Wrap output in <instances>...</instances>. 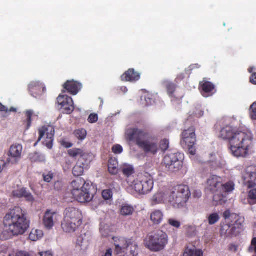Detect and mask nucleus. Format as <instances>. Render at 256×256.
Returning a JSON list of instances; mask_svg holds the SVG:
<instances>
[{"label":"nucleus","mask_w":256,"mask_h":256,"mask_svg":"<svg viewBox=\"0 0 256 256\" xmlns=\"http://www.w3.org/2000/svg\"><path fill=\"white\" fill-rule=\"evenodd\" d=\"M234 182L232 181H229L224 184H222L220 194L214 195V200L216 202L217 204H222L225 203L226 193L232 192L234 189Z\"/></svg>","instance_id":"ddd939ff"},{"label":"nucleus","mask_w":256,"mask_h":256,"mask_svg":"<svg viewBox=\"0 0 256 256\" xmlns=\"http://www.w3.org/2000/svg\"><path fill=\"white\" fill-rule=\"evenodd\" d=\"M220 219L219 214L218 213L210 214L208 217V222L210 225L216 223Z\"/></svg>","instance_id":"a19ab883"},{"label":"nucleus","mask_w":256,"mask_h":256,"mask_svg":"<svg viewBox=\"0 0 256 256\" xmlns=\"http://www.w3.org/2000/svg\"><path fill=\"white\" fill-rule=\"evenodd\" d=\"M243 182L248 188L256 186V169L254 168L248 167L246 170L243 176Z\"/></svg>","instance_id":"2eb2a0df"},{"label":"nucleus","mask_w":256,"mask_h":256,"mask_svg":"<svg viewBox=\"0 0 256 256\" xmlns=\"http://www.w3.org/2000/svg\"><path fill=\"white\" fill-rule=\"evenodd\" d=\"M112 240L115 246L114 254L118 256H124L125 252L128 249V244L130 238L113 237Z\"/></svg>","instance_id":"4468645a"},{"label":"nucleus","mask_w":256,"mask_h":256,"mask_svg":"<svg viewBox=\"0 0 256 256\" xmlns=\"http://www.w3.org/2000/svg\"><path fill=\"white\" fill-rule=\"evenodd\" d=\"M183 228L187 237L192 238L197 234L196 228L194 225L186 224L183 226Z\"/></svg>","instance_id":"473e14b6"},{"label":"nucleus","mask_w":256,"mask_h":256,"mask_svg":"<svg viewBox=\"0 0 256 256\" xmlns=\"http://www.w3.org/2000/svg\"><path fill=\"white\" fill-rule=\"evenodd\" d=\"M196 128L194 126L183 130L180 144L184 148H188L189 154L192 156L196 154Z\"/></svg>","instance_id":"6e6552de"},{"label":"nucleus","mask_w":256,"mask_h":256,"mask_svg":"<svg viewBox=\"0 0 256 256\" xmlns=\"http://www.w3.org/2000/svg\"><path fill=\"white\" fill-rule=\"evenodd\" d=\"M58 216L56 212L50 210H46L42 220L43 224L46 230H50L52 228L58 220Z\"/></svg>","instance_id":"a211bd4d"},{"label":"nucleus","mask_w":256,"mask_h":256,"mask_svg":"<svg viewBox=\"0 0 256 256\" xmlns=\"http://www.w3.org/2000/svg\"><path fill=\"white\" fill-rule=\"evenodd\" d=\"M100 232H101L102 234V236H104V237H106V236H107V235H106V234H104L103 233V232H102V230H101Z\"/></svg>","instance_id":"69168bd1"},{"label":"nucleus","mask_w":256,"mask_h":256,"mask_svg":"<svg viewBox=\"0 0 256 256\" xmlns=\"http://www.w3.org/2000/svg\"><path fill=\"white\" fill-rule=\"evenodd\" d=\"M86 184H90L86 182L82 178H78L74 180L71 183V194H74L76 190L79 191L80 190L83 188Z\"/></svg>","instance_id":"bb28decb"},{"label":"nucleus","mask_w":256,"mask_h":256,"mask_svg":"<svg viewBox=\"0 0 256 256\" xmlns=\"http://www.w3.org/2000/svg\"><path fill=\"white\" fill-rule=\"evenodd\" d=\"M134 211V207L130 204H125L122 206L120 213L123 216H131Z\"/></svg>","instance_id":"72a5a7b5"},{"label":"nucleus","mask_w":256,"mask_h":256,"mask_svg":"<svg viewBox=\"0 0 256 256\" xmlns=\"http://www.w3.org/2000/svg\"><path fill=\"white\" fill-rule=\"evenodd\" d=\"M191 195L189 187L184 184H178L170 188L167 190L168 202L174 207H183Z\"/></svg>","instance_id":"39448f33"},{"label":"nucleus","mask_w":256,"mask_h":256,"mask_svg":"<svg viewBox=\"0 0 256 256\" xmlns=\"http://www.w3.org/2000/svg\"><path fill=\"white\" fill-rule=\"evenodd\" d=\"M40 256H52V254L48 252H42L40 253Z\"/></svg>","instance_id":"0e129e2a"},{"label":"nucleus","mask_w":256,"mask_h":256,"mask_svg":"<svg viewBox=\"0 0 256 256\" xmlns=\"http://www.w3.org/2000/svg\"><path fill=\"white\" fill-rule=\"evenodd\" d=\"M214 84L210 82H208L204 78L203 80L200 83V88L202 90V92L203 95L204 94H210L214 89Z\"/></svg>","instance_id":"c85d7f7f"},{"label":"nucleus","mask_w":256,"mask_h":256,"mask_svg":"<svg viewBox=\"0 0 256 256\" xmlns=\"http://www.w3.org/2000/svg\"><path fill=\"white\" fill-rule=\"evenodd\" d=\"M198 196L200 197L202 196V192H198Z\"/></svg>","instance_id":"338daca9"},{"label":"nucleus","mask_w":256,"mask_h":256,"mask_svg":"<svg viewBox=\"0 0 256 256\" xmlns=\"http://www.w3.org/2000/svg\"><path fill=\"white\" fill-rule=\"evenodd\" d=\"M3 222L4 228L0 236L3 240L24 234L30 224L26 210L20 206L9 210L4 218Z\"/></svg>","instance_id":"f257e3e1"},{"label":"nucleus","mask_w":256,"mask_h":256,"mask_svg":"<svg viewBox=\"0 0 256 256\" xmlns=\"http://www.w3.org/2000/svg\"><path fill=\"white\" fill-rule=\"evenodd\" d=\"M232 138L229 144L231 152L236 157L246 158L248 155L252 145V134L248 131L237 130Z\"/></svg>","instance_id":"f03ea898"},{"label":"nucleus","mask_w":256,"mask_h":256,"mask_svg":"<svg viewBox=\"0 0 256 256\" xmlns=\"http://www.w3.org/2000/svg\"><path fill=\"white\" fill-rule=\"evenodd\" d=\"M168 242L167 234L158 230L149 233L144 240V244L151 251L159 252L164 248Z\"/></svg>","instance_id":"423d86ee"},{"label":"nucleus","mask_w":256,"mask_h":256,"mask_svg":"<svg viewBox=\"0 0 256 256\" xmlns=\"http://www.w3.org/2000/svg\"><path fill=\"white\" fill-rule=\"evenodd\" d=\"M16 111H17V110H16V108L12 107L8 109L6 106L3 105L0 102V112H4V113L7 114L8 112H16Z\"/></svg>","instance_id":"a18cd8bd"},{"label":"nucleus","mask_w":256,"mask_h":256,"mask_svg":"<svg viewBox=\"0 0 256 256\" xmlns=\"http://www.w3.org/2000/svg\"><path fill=\"white\" fill-rule=\"evenodd\" d=\"M8 164V162H5L4 160H0V173L2 172L3 170L4 167L6 164Z\"/></svg>","instance_id":"13d9d810"},{"label":"nucleus","mask_w":256,"mask_h":256,"mask_svg":"<svg viewBox=\"0 0 256 256\" xmlns=\"http://www.w3.org/2000/svg\"><path fill=\"white\" fill-rule=\"evenodd\" d=\"M184 156L180 153L169 154L164 158L166 170L170 172H178L183 166Z\"/></svg>","instance_id":"1a4fd4ad"},{"label":"nucleus","mask_w":256,"mask_h":256,"mask_svg":"<svg viewBox=\"0 0 256 256\" xmlns=\"http://www.w3.org/2000/svg\"><path fill=\"white\" fill-rule=\"evenodd\" d=\"M160 148L162 152H166L169 148V140L167 139L162 140L160 143Z\"/></svg>","instance_id":"c03bdc74"},{"label":"nucleus","mask_w":256,"mask_h":256,"mask_svg":"<svg viewBox=\"0 0 256 256\" xmlns=\"http://www.w3.org/2000/svg\"><path fill=\"white\" fill-rule=\"evenodd\" d=\"M43 232L39 230L32 229L29 235V238L34 242H36L42 238Z\"/></svg>","instance_id":"c9c22d12"},{"label":"nucleus","mask_w":256,"mask_h":256,"mask_svg":"<svg viewBox=\"0 0 256 256\" xmlns=\"http://www.w3.org/2000/svg\"><path fill=\"white\" fill-rule=\"evenodd\" d=\"M103 198L106 200L110 199L112 196V192L110 190H104L102 192Z\"/></svg>","instance_id":"8fccbe9b"},{"label":"nucleus","mask_w":256,"mask_h":256,"mask_svg":"<svg viewBox=\"0 0 256 256\" xmlns=\"http://www.w3.org/2000/svg\"><path fill=\"white\" fill-rule=\"evenodd\" d=\"M39 137L38 142H40L42 138L44 145L48 149H51L53 146L54 136L55 134L54 128L52 126H44L38 130Z\"/></svg>","instance_id":"9d476101"},{"label":"nucleus","mask_w":256,"mask_h":256,"mask_svg":"<svg viewBox=\"0 0 256 256\" xmlns=\"http://www.w3.org/2000/svg\"><path fill=\"white\" fill-rule=\"evenodd\" d=\"M118 163L116 158H112L108 160V170L110 174L114 175L118 172Z\"/></svg>","instance_id":"2f4dec72"},{"label":"nucleus","mask_w":256,"mask_h":256,"mask_svg":"<svg viewBox=\"0 0 256 256\" xmlns=\"http://www.w3.org/2000/svg\"><path fill=\"white\" fill-rule=\"evenodd\" d=\"M16 256H32V255L28 252L20 250L16 252Z\"/></svg>","instance_id":"6e6d98bb"},{"label":"nucleus","mask_w":256,"mask_h":256,"mask_svg":"<svg viewBox=\"0 0 256 256\" xmlns=\"http://www.w3.org/2000/svg\"><path fill=\"white\" fill-rule=\"evenodd\" d=\"M68 155L72 158L78 157L76 165L72 169V174L75 176L83 174L84 169L86 168L91 162L92 156L80 148H72L68 150Z\"/></svg>","instance_id":"0eeeda50"},{"label":"nucleus","mask_w":256,"mask_h":256,"mask_svg":"<svg viewBox=\"0 0 256 256\" xmlns=\"http://www.w3.org/2000/svg\"><path fill=\"white\" fill-rule=\"evenodd\" d=\"M250 116L252 120H256V102H254L250 107Z\"/></svg>","instance_id":"49530a36"},{"label":"nucleus","mask_w":256,"mask_h":256,"mask_svg":"<svg viewBox=\"0 0 256 256\" xmlns=\"http://www.w3.org/2000/svg\"><path fill=\"white\" fill-rule=\"evenodd\" d=\"M140 78V74L134 68H130L121 76V79L124 82H136Z\"/></svg>","instance_id":"a878e982"},{"label":"nucleus","mask_w":256,"mask_h":256,"mask_svg":"<svg viewBox=\"0 0 256 256\" xmlns=\"http://www.w3.org/2000/svg\"><path fill=\"white\" fill-rule=\"evenodd\" d=\"M138 146L146 153L151 152L156 154L158 150L157 143L148 140H143L140 143L138 144Z\"/></svg>","instance_id":"b1692460"},{"label":"nucleus","mask_w":256,"mask_h":256,"mask_svg":"<svg viewBox=\"0 0 256 256\" xmlns=\"http://www.w3.org/2000/svg\"><path fill=\"white\" fill-rule=\"evenodd\" d=\"M154 187L152 176L146 172L136 175L134 182L126 186L128 192L132 194L144 195L150 192Z\"/></svg>","instance_id":"7ed1b4c3"},{"label":"nucleus","mask_w":256,"mask_h":256,"mask_svg":"<svg viewBox=\"0 0 256 256\" xmlns=\"http://www.w3.org/2000/svg\"><path fill=\"white\" fill-rule=\"evenodd\" d=\"M125 135L128 141L134 142L138 146V144L142 142L143 138L148 137V133L138 128H130L126 130Z\"/></svg>","instance_id":"f8f14e48"},{"label":"nucleus","mask_w":256,"mask_h":256,"mask_svg":"<svg viewBox=\"0 0 256 256\" xmlns=\"http://www.w3.org/2000/svg\"><path fill=\"white\" fill-rule=\"evenodd\" d=\"M92 184H86L83 188L80 190L79 191H75L74 194H72V198L80 203L88 202L94 197L92 192Z\"/></svg>","instance_id":"9b49d317"},{"label":"nucleus","mask_w":256,"mask_h":256,"mask_svg":"<svg viewBox=\"0 0 256 256\" xmlns=\"http://www.w3.org/2000/svg\"><path fill=\"white\" fill-rule=\"evenodd\" d=\"M252 249L256 252V237L254 238L251 242V245L249 248V250L250 251Z\"/></svg>","instance_id":"5fc2aeb1"},{"label":"nucleus","mask_w":256,"mask_h":256,"mask_svg":"<svg viewBox=\"0 0 256 256\" xmlns=\"http://www.w3.org/2000/svg\"><path fill=\"white\" fill-rule=\"evenodd\" d=\"M250 82L256 85V72L253 73L250 80Z\"/></svg>","instance_id":"4d7b16f0"},{"label":"nucleus","mask_w":256,"mask_h":256,"mask_svg":"<svg viewBox=\"0 0 256 256\" xmlns=\"http://www.w3.org/2000/svg\"><path fill=\"white\" fill-rule=\"evenodd\" d=\"M168 224L172 227L178 228L180 226V222L174 218H169L168 220Z\"/></svg>","instance_id":"09e8293b"},{"label":"nucleus","mask_w":256,"mask_h":256,"mask_svg":"<svg viewBox=\"0 0 256 256\" xmlns=\"http://www.w3.org/2000/svg\"><path fill=\"white\" fill-rule=\"evenodd\" d=\"M59 105L64 109V112L66 114H70L74 111V104L72 98L64 95H60L57 98Z\"/></svg>","instance_id":"f3484780"},{"label":"nucleus","mask_w":256,"mask_h":256,"mask_svg":"<svg viewBox=\"0 0 256 256\" xmlns=\"http://www.w3.org/2000/svg\"><path fill=\"white\" fill-rule=\"evenodd\" d=\"M98 120V116L97 114H90L88 119V120L90 123H94Z\"/></svg>","instance_id":"864d4df0"},{"label":"nucleus","mask_w":256,"mask_h":256,"mask_svg":"<svg viewBox=\"0 0 256 256\" xmlns=\"http://www.w3.org/2000/svg\"><path fill=\"white\" fill-rule=\"evenodd\" d=\"M234 228H235L237 227L238 228H240L242 227V224L240 222L239 219L237 220L236 221V222L234 224Z\"/></svg>","instance_id":"e2e57ef3"},{"label":"nucleus","mask_w":256,"mask_h":256,"mask_svg":"<svg viewBox=\"0 0 256 256\" xmlns=\"http://www.w3.org/2000/svg\"><path fill=\"white\" fill-rule=\"evenodd\" d=\"M42 176L44 182H50L54 178V174L50 172L47 174H44Z\"/></svg>","instance_id":"3c124183"},{"label":"nucleus","mask_w":256,"mask_h":256,"mask_svg":"<svg viewBox=\"0 0 256 256\" xmlns=\"http://www.w3.org/2000/svg\"><path fill=\"white\" fill-rule=\"evenodd\" d=\"M30 159L32 162H42L45 160L44 156L38 152L30 154Z\"/></svg>","instance_id":"ea45409f"},{"label":"nucleus","mask_w":256,"mask_h":256,"mask_svg":"<svg viewBox=\"0 0 256 256\" xmlns=\"http://www.w3.org/2000/svg\"><path fill=\"white\" fill-rule=\"evenodd\" d=\"M248 202L252 206L256 204V188H252L248 192Z\"/></svg>","instance_id":"4c0bfd02"},{"label":"nucleus","mask_w":256,"mask_h":256,"mask_svg":"<svg viewBox=\"0 0 256 256\" xmlns=\"http://www.w3.org/2000/svg\"><path fill=\"white\" fill-rule=\"evenodd\" d=\"M29 92L34 98L40 96L46 90V88L38 82H32L28 86Z\"/></svg>","instance_id":"4be33fe9"},{"label":"nucleus","mask_w":256,"mask_h":256,"mask_svg":"<svg viewBox=\"0 0 256 256\" xmlns=\"http://www.w3.org/2000/svg\"><path fill=\"white\" fill-rule=\"evenodd\" d=\"M230 227V226L228 224H226L222 226L220 228V232L222 234H224L226 236H228L230 234H231V230L229 231Z\"/></svg>","instance_id":"de8ad7c7"},{"label":"nucleus","mask_w":256,"mask_h":256,"mask_svg":"<svg viewBox=\"0 0 256 256\" xmlns=\"http://www.w3.org/2000/svg\"><path fill=\"white\" fill-rule=\"evenodd\" d=\"M138 254V245L134 240L130 239L128 244V249L124 256H137Z\"/></svg>","instance_id":"cd10ccee"},{"label":"nucleus","mask_w":256,"mask_h":256,"mask_svg":"<svg viewBox=\"0 0 256 256\" xmlns=\"http://www.w3.org/2000/svg\"><path fill=\"white\" fill-rule=\"evenodd\" d=\"M166 195L167 191L165 192H160L155 194L152 198V204L154 205L162 202H168Z\"/></svg>","instance_id":"c756f323"},{"label":"nucleus","mask_w":256,"mask_h":256,"mask_svg":"<svg viewBox=\"0 0 256 256\" xmlns=\"http://www.w3.org/2000/svg\"><path fill=\"white\" fill-rule=\"evenodd\" d=\"M64 88L72 95H76L82 88V84L74 80H68L63 85Z\"/></svg>","instance_id":"5701e85b"},{"label":"nucleus","mask_w":256,"mask_h":256,"mask_svg":"<svg viewBox=\"0 0 256 256\" xmlns=\"http://www.w3.org/2000/svg\"><path fill=\"white\" fill-rule=\"evenodd\" d=\"M74 136L79 140H82L86 138L87 132L84 128H80L74 130Z\"/></svg>","instance_id":"58836bf2"},{"label":"nucleus","mask_w":256,"mask_h":256,"mask_svg":"<svg viewBox=\"0 0 256 256\" xmlns=\"http://www.w3.org/2000/svg\"><path fill=\"white\" fill-rule=\"evenodd\" d=\"M229 250L232 251H234V252H236L238 250V246L234 244H231L230 245Z\"/></svg>","instance_id":"680f3d73"},{"label":"nucleus","mask_w":256,"mask_h":256,"mask_svg":"<svg viewBox=\"0 0 256 256\" xmlns=\"http://www.w3.org/2000/svg\"><path fill=\"white\" fill-rule=\"evenodd\" d=\"M166 86L168 95L172 96L176 87V84L172 82H168L166 83Z\"/></svg>","instance_id":"79ce46f5"},{"label":"nucleus","mask_w":256,"mask_h":256,"mask_svg":"<svg viewBox=\"0 0 256 256\" xmlns=\"http://www.w3.org/2000/svg\"><path fill=\"white\" fill-rule=\"evenodd\" d=\"M222 179L216 176H212L207 180V188L214 195L220 194L222 186Z\"/></svg>","instance_id":"6ab92c4d"},{"label":"nucleus","mask_w":256,"mask_h":256,"mask_svg":"<svg viewBox=\"0 0 256 256\" xmlns=\"http://www.w3.org/2000/svg\"><path fill=\"white\" fill-rule=\"evenodd\" d=\"M22 146L20 144L12 145L8 152L9 158L7 160L8 164H17L21 158Z\"/></svg>","instance_id":"dca6fc26"},{"label":"nucleus","mask_w":256,"mask_h":256,"mask_svg":"<svg viewBox=\"0 0 256 256\" xmlns=\"http://www.w3.org/2000/svg\"><path fill=\"white\" fill-rule=\"evenodd\" d=\"M83 216L79 208L69 206L64 212V219L62 228L66 232H73L82 224Z\"/></svg>","instance_id":"20e7f679"},{"label":"nucleus","mask_w":256,"mask_h":256,"mask_svg":"<svg viewBox=\"0 0 256 256\" xmlns=\"http://www.w3.org/2000/svg\"><path fill=\"white\" fill-rule=\"evenodd\" d=\"M34 114V112L32 110H28L25 112L26 120H24L23 124L25 126L26 130H28L31 126L32 117Z\"/></svg>","instance_id":"e433bc0d"},{"label":"nucleus","mask_w":256,"mask_h":256,"mask_svg":"<svg viewBox=\"0 0 256 256\" xmlns=\"http://www.w3.org/2000/svg\"><path fill=\"white\" fill-rule=\"evenodd\" d=\"M8 256H12L11 254H9Z\"/></svg>","instance_id":"774afa93"},{"label":"nucleus","mask_w":256,"mask_h":256,"mask_svg":"<svg viewBox=\"0 0 256 256\" xmlns=\"http://www.w3.org/2000/svg\"><path fill=\"white\" fill-rule=\"evenodd\" d=\"M150 218V220L154 224H158L163 220V212L160 210H156L152 212Z\"/></svg>","instance_id":"7c9ffc66"},{"label":"nucleus","mask_w":256,"mask_h":256,"mask_svg":"<svg viewBox=\"0 0 256 256\" xmlns=\"http://www.w3.org/2000/svg\"><path fill=\"white\" fill-rule=\"evenodd\" d=\"M122 172L126 178V182L128 184H132L134 182L136 177L134 167L130 165L124 166L122 168Z\"/></svg>","instance_id":"aec40b11"},{"label":"nucleus","mask_w":256,"mask_h":256,"mask_svg":"<svg viewBox=\"0 0 256 256\" xmlns=\"http://www.w3.org/2000/svg\"><path fill=\"white\" fill-rule=\"evenodd\" d=\"M112 151L115 154H120L123 151L122 147L120 144H115L112 148Z\"/></svg>","instance_id":"603ef678"},{"label":"nucleus","mask_w":256,"mask_h":256,"mask_svg":"<svg viewBox=\"0 0 256 256\" xmlns=\"http://www.w3.org/2000/svg\"><path fill=\"white\" fill-rule=\"evenodd\" d=\"M146 106H152L155 103L154 96L152 94H148L144 96Z\"/></svg>","instance_id":"37998d69"},{"label":"nucleus","mask_w":256,"mask_h":256,"mask_svg":"<svg viewBox=\"0 0 256 256\" xmlns=\"http://www.w3.org/2000/svg\"><path fill=\"white\" fill-rule=\"evenodd\" d=\"M62 145L66 148H70L72 146V144L71 142L64 140L62 142Z\"/></svg>","instance_id":"bf43d9fd"},{"label":"nucleus","mask_w":256,"mask_h":256,"mask_svg":"<svg viewBox=\"0 0 256 256\" xmlns=\"http://www.w3.org/2000/svg\"><path fill=\"white\" fill-rule=\"evenodd\" d=\"M237 130L234 127L230 126H226L222 128L220 131V137L224 140L228 141V145L230 144V141L233 138L235 133Z\"/></svg>","instance_id":"393cba45"},{"label":"nucleus","mask_w":256,"mask_h":256,"mask_svg":"<svg viewBox=\"0 0 256 256\" xmlns=\"http://www.w3.org/2000/svg\"><path fill=\"white\" fill-rule=\"evenodd\" d=\"M183 256H203V252L201 250L186 248L184 250Z\"/></svg>","instance_id":"f704fd0d"},{"label":"nucleus","mask_w":256,"mask_h":256,"mask_svg":"<svg viewBox=\"0 0 256 256\" xmlns=\"http://www.w3.org/2000/svg\"><path fill=\"white\" fill-rule=\"evenodd\" d=\"M12 196L14 198H24L26 201L32 202L34 200L31 193L26 188H24L13 190L12 192Z\"/></svg>","instance_id":"412c9836"},{"label":"nucleus","mask_w":256,"mask_h":256,"mask_svg":"<svg viewBox=\"0 0 256 256\" xmlns=\"http://www.w3.org/2000/svg\"><path fill=\"white\" fill-rule=\"evenodd\" d=\"M231 215L230 212V210H226L223 214V217L224 219H228L230 218Z\"/></svg>","instance_id":"052dcab7"}]
</instances>
